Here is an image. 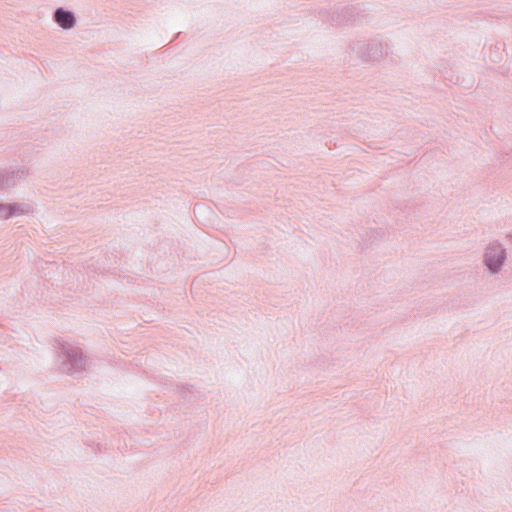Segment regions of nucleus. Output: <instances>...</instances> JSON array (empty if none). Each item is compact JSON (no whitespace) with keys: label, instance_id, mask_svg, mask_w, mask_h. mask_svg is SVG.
<instances>
[{"label":"nucleus","instance_id":"f03ea898","mask_svg":"<svg viewBox=\"0 0 512 512\" xmlns=\"http://www.w3.org/2000/svg\"><path fill=\"white\" fill-rule=\"evenodd\" d=\"M57 23L64 29L71 28L74 25V17L70 12L58 9L55 13Z\"/></svg>","mask_w":512,"mask_h":512},{"label":"nucleus","instance_id":"f257e3e1","mask_svg":"<svg viewBox=\"0 0 512 512\" xmlns=\"http://www.w3.org/2000/svg\"><path fill=\"white\" fill-rule=\"evenodd\" d=\"M504 259L503 250L499 246L491 247L485 255V262L489 269L496 271Z\"/></svg>","mask_w":512,"mask_h":512}]
</instances>
